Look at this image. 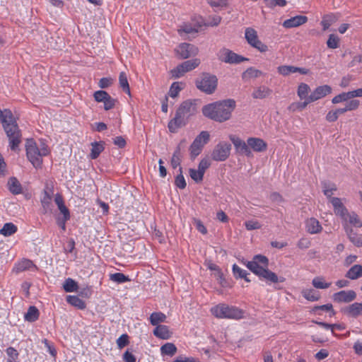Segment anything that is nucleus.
<instances>
[{
    "label": "nucleus",
    "mask_w": 362,
    "mask_h": 362,
    "mask_svg": "<svg viewBox=\"0 0 362 362\" xmlns=\"http://www.w3.org/2000/svg\"><path fill=\"white\" fill-rule=\"evenodd\" d=\"M235 107V101L233 99L224 100L208 104L203 107V115L216 122H223L228 120Z\"/></svg>",
    "instance_id": "1"
},
{
    "label": "nucleus",
    "mask_w": 362,
    "mask_h": 362,
    "mask_svg": "<svg viewBox=\"0 0 362 362\" xmlns=\"http://www.w3.org/2000/svg\"><path fill=\"white\" fill-rule=\"evenodd\" d=\"M0 122L9 139V146L12 151H16L21 142V133L16 121L10 110H0Z\"/></svg>",
    "instance_id": "2"
},
{
    "label": "nucleus",
    "mask_w": 362,
    "mask_h": 362,
    "mask_svg": "<svg viewBox=\"0 0 362 362\" xmlns=\"http://www.w3.org/2000/svg\"><path fill=\"white\" fill-rule=\"evenodd\" d=\"M330 202L333 206L334 214L339 216L341 220V224L344 231H346L347 228L353 229V227H362V221L358 215L355 211H349L342 203L340 198H332Z\"/></svg>",
    "instance_id": "3"
},
{
    "label": "nucleus",
    "mask_w": 362,
    "mask_h": 362,
    "mask_svg": "<svg viewBox=\"0 0 362 362\" xmlns=\"http://www.w3.org/2000/svg\"><path fill=\"white\" fill-rule=\"evenodd\" d=\"M246 267L260 279L270 283L283 281V280H279L274 272L269 270V259L266 256L262 255L254 256L251 261L246 263Z\"/></svg>",
    "instance_id": "4"
},
{
    "label": "nucleus",
    "mask_w": 362,
    "mask_h": 362,
    "mask_svg": "<svg viewBox=\"0 0 362 362\" xmlns=\"http://www.w3.org/2000/svg\"><path fill=\"white\" fill-rule=\"evenodd\" d=\"M197 112L196 100H187L182 102L176 111L175 116L168 123L171 132H175L179 128L185 126L189 119Z\"/></svg>",
    "instance_id": "5"
},
{
    "label": "nucleus",
    "mask_w": 362,
    "mask_h": 362,
    "mask_svg": "<svg viewBox=\"0 0 362 362\" xmlns=\"http://www.w3.org/2000/svg\"><path fill=\"white\" fill-rule=\"evenodd\" d=\"M28 159L33 165L37 168L42 163V158L49 153L47 146L42 141L37 144L33 139H28L25 144Z\"/></svg>",
    "instance_id": "6"
},
{
    "label": "nucleus",
    "mask_w": 362,
    "mask_h": 362,
    "mask_svg": "<svg viewBox=\"0 0 362 362\" xmlns=\"http://www.w3.org/2000/svg\"><path fill=\"white\" fill-rule=\"evenodd\" d=\"M211 314L216 318L240 320L244 317L245 312L235 306L220 303L210 310Z\"/></svg>",
    "instance_id": "7"
},
{
    "label": "nucleus",
    "mask_w": 362,
    "mask_h": 362,
    "mask_svg": "<svg viewBox=\"0 0 362 362\" xmlns=\"http://www.w3.org/2000/svg\"><path fill=\"white\" fill-rule=\"evenodd\" d=\"M217 84L216 76L208 74H204L200 79L196 81L197 88L207 94L213 93L216 89Z\"/></svg>",
    "instance_id": "8"
},
{
    "label": "nucleus",
    "mask_w": 362,
    "mask_h": 362,
    "mask_svg": "<svg viewBox=\"0 0 362 362\" xmlns=\"http://www.w3.org/2000/svg\"><path fill=\"white\" fill-rule=\"evenodd\" d=\"M210 135L208 132L202 131L190 146L191 157L194 158L200 154L204 146L209 141Z\"/></svg>",
    "instance_id": "9"
},
{
    "label": "nucleus",
    "mask_w": 362,
    "mask_h": 362,
    "mask_svg": "<svg viewBox=\"0 0 362 362\" xmlns=\"http://www.w3.org/2000/svg\"><path fill=\"white\" fill-rule=\"evenodd\" d=\"M245 37L250 46L257 49L260 52H266L268 50L267 45L259 40L257 33L255 29L252 28H246Z\"/></svg>",
    "instance_id": "10"
},
{
    "label": "nucleus",
    "mask_w": 362,
    "mask_h": 362,
    "mask_svg": "<svg viewBox=\"0 0 362 362\" xmlns=\"http://www.w3.org/2000/svg\"><path fill=\"white\" fill-rule=\"evenodd\" d=\"M231 150V145L226 141L219 142L214 147L212 153L211 158L216 161H224L230 156Z\"/></svg>",
    "instance_id": "11"
},
{
    "label": "nucleus",
    "mask_w": 362,
    "mask_h": 362,
    "mask_svg": "<svg viewBox=\"0 0 362 362\" xmlns=\"http://www.w3.org/2000/svg\"><path fill=\"white\" fill-rule=\"evenodd\" d=\"M217 56L219 60L228 64H240L248 60V59L242 57L227 48L221 49L218 51Z\"/></svg>",
    "instance_id": "12"
},
{
    "label": "nucleus",
    "mask_w": 362,
    "mask_h": 362,
    "mask_svg": "<svg viewBox=\"0 0 362 362\" xmlns=\"http://www.w3.org/2000/svg\"><path fill=\"white\" fill-rule=\"evenodd\" d=\"M176 54L181 59H187L196 56L199 49L194 45L183 42L180 44L175 49Z\"/></svg>",
    "instance_id": "13"
},
{
    "label": "nucleus",
    "mask_w": 362,
    "mask_h": 362,
    "mask_svg": "<svg viewBox=\"0 0 362 362\" xmlns=\"http://www.w3.org/2000/svg\"><path fill=\"white\" fill-rule=\"evenodd\" d=\"M356 298V293L353 290L341 291L334 293L332 296L333 300L338 303H350L355 300Z\"/></svg>",
    "instance_id": "14"
},
{
    "label": "nucleus",
    "mask_w": 362,
    "mask_h": 362,
    "mask_svg": "<svg viewBox=\"0 0 362 362\" xmlns=\"http://www.w3.org/2000/svg\"><path fill=\"white\" fill-rule=\"evenodd\" d=\"M229 138L238 152L244 154L248 157L252 156V151L250 148L248 147L247 141L245 142L244 141H243L239 137L235 135H230Z\"/></svg>",
    "instance_id": "15"
},
{
    "label": "nucleus",
    "mask_w": 362,
    "mask_h": 362,
    "mask_svg": "<svg viewBox=\"0 0 362 362\" xmlns=\"http://www.w3.org/2000/svg\"><path fill=\"white\" fill-rule=\"evenodd\" d=\"M332 93V88L328 85H323L317 87L309 96V101L315 102Z\"/></svg>",
    "instance_id": "16"
},
{
    "label": "nucleus",
    "mask_w": 362,
    "mask_h": 362,
    "mask_svg": "<svg viewBox=\"0 0 362 362\" xmlns=\"http://www.w3.org/2000/svg\"><path fill=\"white\" fill-rule=\"evenodd\" d=\"M248 147L256 152H262L267 150V143L260 138L250 137L247 139Z\"/></svg>",
    "instance_id": "17"
},
{
    "label": "nucleus",
    "mask_w": 362,
    "mask_h": 362,
    "mask_svg": "<svg viewBox=\"0 0 362 362\" xmlns=\"http://www.w3.org/2000/svg\"><path fill=\"white\" fill-rule=\"evenodd\" d=\"M308 21L305 16H296L284 21L283 26L286 28H291L300 26Z\"/></svg>",
    "instance_id": "18"
},
{
    "label": "nucleus",
    "mask_w": 362,
    "mask_h": 362,
    "mask_svg": "<svg viewBox=\"0 0 362 362\" xmlns=\"http://www.w3.org/2000/svg\"><path fill=\"white\" fill-rule=\"evenodd\" d=\"M305 229L310 234H317L322 231V227L315 218H310L305 221Z\"/></svg>",
    "instance_id": "19"
},
{
    "label": "nucleus",
    "mask_w": 362,
    "mask_h": 362,
    "mask_svg": "<svg viewBox=\"0 0 362 362\" xmlns=\"http://www.w3.org/2000/svg\"><path fill=\"white\" fill-rule=\"evenodd\" d=\"M35 265L33 263L32 261L23 259L21 261L18 262L15 264V267L13 268V271L16 273L22 272L26 270H36Z\"/></svg>",
    "instance_id": "20"
},
{
    "label": "nucleus",
    "mask_w": 362,
    "mask_h": 362,
    "mask_svg": "<svg viewBox=\"0 0 362 362\" xmlns=\"http://www.w3.org/2000/svg\"><path fill=\"white\" fill-rule=\"evenodd\" d=\"M203 23H204L202 18H200L199 21H198L197 23H194L193 25L189 23H184L178 29V32L180 33V35H182V33H185L186 34L197 33L199 31V29L202 26Z\"/></svg>",
    "instance_id": "21"
},
{
    "label": "nucleus",
    "mask_w": 362,
    "mask_h": 362,
    "mask_svg": "<svg viewBox=\"0 0 362 362\" xmlns=\"http://www.w3.org/2000/svg\"><path fill=\"white\" fill-rule=\"evenodd\" d=\"M339 13H329L322 17L321 25L323 30H327L332 24L335 23L339 18Z\"/></svg>",
    "instance_id": "22"
},
{
    "label": "nucleus",
    "mask_w": 362,
    "mask_h": 362,
    "mask_svg": "<svg viewBox=\"0 0 362 362\" xmlns=\"http://www.w3.org/2000/svg\"><path fill=\"white\" fill-rule=\"evenodd\" d=\"M153 334L162 339H168L172 336V332L166 325H158L153 330Z\"/></svg>",
    "instance_id": "23"
},
{
    "label": "nucleus",
    "mask_w": 362,
    "mask_h": 362,
    "mask_svg": "<svg viewBox=\"0 0 362 362\" xmlns=\"http://www.w3.org/2000/svg\"><path fill=\"white\" fill-rule=\"evenodd\" d=\"M345 313L353 317H357L362 315V303H354L349 305L344 310Z\"/></svg>",
    "instance_id": "24"
},
{
    "label": "nucleus",
    "mask_w": 362,
    "mask_h": 362,
    "mask_svg": "<svg viewBox=\"0 0 362 362\" xmlns=\"http://www.w3.org/2000/svg\"><path fill=\"white\" fill-rule=\"evenodd\" d=\"M310 91V88L308 84L305 83H300L297 88V95L300 100L312 103V101H309Z\"/></svg>",
    "instance_id": "25"
},
{
    "label": "nucleus",
    "mask_w": 362,
    "mask_h": 362,
    "mask_svg": "<svg viewBox=\"0 0 362 362\" xmlns=\"http://www.w3.org/2000/svg\"><path fill=\"white\" fill-rule=\"evenodd\" d=\"M272 90L265 86H262L256 88L252 93V96L255 99H263L268 97L272 93Z\"/></svg>",
    "instance_id": "26"
},
{
    "label": "nucleus",
    "mask_w": 362,
    "mask_h": 362,
    "mask_svg": "<svg viewBox=\"0 0 362 362\" xmlns=\"http://www.w3.org/2000/svg\"><path fill=\"white\" fill-rule=\"evenodd\" d=\"M7 185L9 191L13 194H19L23 191L20 182L14 177L8 179Z\"/></svg>",
    "instance_id": "27"
},
{
    "label": "nucleus",
    "mask_w": 362,
    "mask_h": 362,
    "mask_svg": "<svg viewBox=\"0 0 362 362\" xmlns=\"http://www.w3.org/2000/svg\"><path fill=\"white\" fill-rule=\"evenodd\" d=\"M349 240L356 247H362V238L361 235L354 232L353 229L347 228L345 231Z\"/></svg>",
    "instance_id": "28"
},
{
    "label": "nucleus",
    "mask_w": 362,
    "mask_h": 362,
    "mask_svg": "<svg viewBox=\"0 0 362 362\" xmlns=\"http://www.w3.org/2000/svg\"><path fill=\"white\" fill-rule=\"evenodd\" d=\"M362 276V266L355 264L351 267L346 274V277L351 280H355Z\"/></svg>",
    "instance_id": "29"
},
{
    "label": "nucleus",
    "mask_w": 362,
    "mask_h": 362,
    "mask_svg": "<svg viewBox=\"0 0 362 362\" xmlns=\"http://www.w3.org/2000/svg\"><path fill=\"white\" fill-rule=\"evenodd\" d=\"M104 150V143L103 142H93L91 143V151H90V158L92 159L97 158L100 153Z\"/></svg>",
    "instance_id": "30"
},
{
    "label": "nucleus",
    "mask_w": 362,
    "mask_h": 362,
    "mask_svg": "<svg viewBox=\"0 0 362 362\" xmlns=\"http://www.w3.org/2000/svg\"><path fill=\"white\" fill-rule=\"evenodd\" d=\"M150 322L153 326L160 325L159 324L161 322H164L166 320V316L165 314L160 312H154L151 313L150 315Z\"/></svg>",
    "instance_id": "31"
},
{
    "label": "nucleus",
    "mask_w": 362,
    "mask_h": 362,
    "mask_svg": "<svg viewBox=\"0 0 362 362\" xmlns=\"http://www.w3.org/2000/svg\"><path fill=\"white\" fill-rule=\"evenodd\" d=\"M38 317L39 310L35 306H30L24 316L25 320L30 322L36 321Z\"/></svg>",
    "instance_id": "32"
},
{
    "label": "nucleus",
    "mask_w": 362,
    "mask_h": 362,
    "mask_svg": "<svg viewBox=\"0 0 362 362\" xmlns=\"http://www.w3.org/2000/svg\"><path fill=\"white\" fill-rule=\"evenodd\" d=\"M66 301L78 309L83 310L86 308L85 302L76 296H68Z\"/></svg>",
    "instance_id": "33"
},
{
    "label": "nucleus",
    "mask_w": 362,
    "mask_h": 362,
    "mask_svg": "<svg viewBox=\"0 0 362 362\" xmlns=\"http://www.w3.org/2000/svg\"><path fill=\"white\" fill-rule=\"evenodd\" d=\"M312 284L315 288L326 289L331 286L332 283L326 282L322 276H316L313 279Z\"/></svg>",
    "instance_id": "34"
},
{
    "label": "nucleus",
    "mask_w": 362,
    "mask_h": 362,
    "mask_svg": "<svg viewBox=\"0 0 362 362\" xmlns=\"http://www.w3.org/2000/svg\"><path fill=\"white\" fill-rule=\"evenodd\" d=\"M263 74L260 70L255 69L253 67L248 68L243 73V78L244 80H248L250 78H258Z\"/></svg>",
    "instance_id": "35"
},
{
    "label": "nucleus",
    "mask_w": 362,
    "mask_h": 362,
    "mask_svg": "<svg viewBox=\"0 0 362 362\" xmlns=\"http://www.w3.org/2000/svg\"><path fill=\"white\" fill-rule=\"evenodd\" d=\"M302 296L308 300L317 301L320 299L319 293L313 288L304 289L302 291Z\"/></svg>",
    "instance_id": "36"
},
{
    "label": "nucleus",
    "mask_w": 362,
    "mask_h": 362,
    "mask_svg": "<svg viewBox=\"0 0 362 362\" xmlns=\"http://www.w3.org/2000/svg\"><path fill=\"white\" fill-rule=\"evenodd\" d=\"M177 347L173 343H166L160 347V353L162 355L172 356L175 354Z\"/></svg>",
    "instance_id": "37"
},
{
    "label": "nucleus",
    "mask_w": 362,
    "mask_h": 362,
    "mask_svg": "<svg viewBox=\"0 0 362 362\" xmlns=\"http://www.w3.org/2000/svg\"><path fill=\"white\" fill-rule=\"evenodd\" d=\"M17 231V227L12 223H6L0 230V234L4 236H10Z\"/></svg>",
    "instance_id": "38"
},
{
    "label": "nucleus",
    "mask_w": 362,
    "mask_h": 362,
    "mask_svg": "<svg viewBox=\"0 0 362 362\" xmlns=\"http://www.w3.org/2000/svg\"><path fill=\"white\" fill-rule=\"evenodd\" d=\"M310 103L305 100L303 102H293L289 105V106L288 107V110L292 112L302 111L305 108H306L308 105Z\"/></svg>",
    "instance_id": "39"
},
{
    "label": "nucleus",
    "mask_w": 362,
    "mask_h": 362,
    "mask_svg": "<svg viewBox=\"0 0 362 362\" xmlns=\"http://www.w3.org/2000/svg\"><path fill=\"white\" fill-rule=\"evenodd\" d=\"M322 190L324 194L330 200L332 197V195L334 194L335 191H337V188L336 185L333 183H327L324 182L322 185Z\"/></svg>",
    "instance_id": "40"
},
{
    "label": "nucleus",
    "mask_w": 362,
    "mask_h": 362,
    "mask_svg": "<svg viewBox=\"0 0 362 362\" xmlns=\"http://www.w3.org/2000/svg\"><path fill=\"white\" fill-rule=\"evenodd\" d=\"M119 83L120 87L123 89V90L127 93L128 95H130V88L127 79V74L124 72H121L119 76Z\"/></svg>",
    "instance_id": "41"
},
{
    "label": "nucleus",
    "mask_w": 362,
    "mask_h": 362,
    "mask_svg": "<svg viewBox=\"0 0 362 362\" xmlns=\"http://www.w3.org/2000/svg\"><path fill=\"white\" fill-rule=\"evenodd\" d=\"M277 72L283 76H287L295 73V66L291 65H281L277 67Z\"/></svg>",
    "instance_id": "42"
},
{
    "label": "nucleus",
    "mask_w": 362,
    "mask_h": 362,
    "mask_svg": "<svg viewBox=\"0 0 362 362\" xmlns=\"http://www.w3.org/2000/svg\"><path fill=\"white\" fill-rule=\"evenodd\" d=\"M63 288L66 292H74L78 289L77 283L71 278H68L64 281Z\"/></svg>",
    "instance_id": "43"
},
{
    "label": "nucleus",
    "mask_w": 362,
    "mask_h": 362,
    "mask_svg": "<svg viewBox=\"0 0 362 362\" xmlns=\"http://www.w3.org/2000/svg\"><path fill=\"white\" fill-rule=\"evenodd\" d=\"M180 162H181L180 148V147H177L172 156L171 161H170L171 166L173 167V168L175 169L177 167H180Z\"/></svg>",
    "instance_id": "44"
},
{
    "label": "nucleus",
    "mask_w": 362,
    "mask_h": 362,
    "mask_svg": "<svg viewBox=\"0 0 362 362\" xmlns=\"http://www.w3.org/2000/svg\"><path fill=\"white\" fill-rule=\"evenodd\" d=\"M200 64V61L198 59H194L191 60H187L182 63L185 70L188 72L190 71L195 68H197Z\"/></svg>",
    "instance_id": "45"
},
{
    "label": "nucleus",
    "mask_w": 362,
    "mask_h": 362,
    "mask_svg": "<svg viewBox=\"0 0 362 362\" xmlns=\"http://www.w3.org/2000/svg\"><path fill=\"white\" fill-rule=\"evenodd\" d=\"M110 279L117 284H122L129 281L128 276L119 272L110 274Z\"/></svg>",
    "instance_id": "46"
},
{
    "label": "nucleus",
    "mask_w": 362,
    "mask_h": 362,
    "mask_svg": "<svg viewBox=\"0 0 362 362\" xmlns=\"http://www.w3.org/2000/svg\"><path fill=\"white\" fill-rule=\"evenodd\" d=\"M190 177L197 183H199L203 180L204 173H202L199 169L196 170L190 168L189 170Z\"/></svg>",
    "instance_id": "47"
},
{
    "label": "nucleus",
    "mask_w": 362,
    "mask_h": 362,
    "mask_svg": "<svg viewBox=\"0 0 362 362\" xmlns=\"http://www.w3.org/2000/svg\"><path fill=\"white\" fill-rule=\"evenodd\" d=\"M41 202L45 212L51 210L50 206L52 202V196L47 191L44 192V195L42 198Z\"/></svg>",
    "instance_id": "48"
},
{
    "label": "nucleus",
    "mask_w": 362,
    "mask_h": 362,
    "mask_svg": "<svg viewBox=\"0 0 362 362\" xmlns=\"http://www.w3.org/2000/svg\"><path fill=\"white\" fill-rule=\"evenodd\" d=\"M180 173L176 176L175 184L180 189H184L186 187V182L185 177L182 175V168L181 167L179 168Z\"/></svg>",
    "instance_id": "49"
},
{
    "label": "nucleus",
    "mask_w": 362,
    "mask_h": 362,
    "mask_svg": "<svg viewBox=\"0 0 362 362\" xmlns=\"http://www.w3.org/2000/svg\"><path fill=\"white\" fill-rule=\"evenodd\" d=\"M339 38L334 35L331 34L327 42V45L330 49H336L339 47Z\"/></svg>",
    "instance_id": "50"
},
{
    "label": "nucleus",
    "mask_w": 362,
    "mask_h": 362,
    "mask_svg": "<svg viewBox=\"0 0 362 362\" xmlns=\"http://www.w3.org/2000/svg\"><path fill=\"white\" fill-rule=\"evenodd\" d=\"M350 100L349 95L348 94V92H343L336 96H334L332 99V103L333 104H338L342 102H346Z\"/></svg>",
    "instance_id": "51"
},
{
    "label": "nucleus",
    "mask_w": 362,
    "mask_h": 362,
    "mask_svg": "<svg viewBox=\"0 0 362 362\" xmlns=\"http://www.w3.org/2000/svg\"><path fill=\"white\" fill-rule=\"evenodd\" d=\"M181 89V83L179 82H174L170 88L168 95L172 98H175L177 96Z\"/></svg>",
    "instance_id": "52"
},
{
    "label": "nucleus",
    "mask_w": 362,
    "mask_h": 362,
    "mask_svg": "<svg viewBox=\"0 0 362 362\" xmlns=\"http://www.w3.org/2000/svg\"><path fill=\"white\" fill-rule=\"evenodd\" d=\"M352 100H349L348 101H346V103L345 105V107L348 111H353V110H357L360 105H361V103L358 100H356V99H354V98H351Z\"/></svg>",
    "instance_id": "53"
},
{
    "label": "nucleus",
    "mask_w": 362,
    "mask_h": 362,
    "mask_svg": "<svg viewBox=\"0 0 362 362\" xmlns=\"http://www.w3.org/2000/svg\"><path fill=\"white\" fill-rule=\"evenodd\" d=\"M233 272L235 278H246L248 274L246 270L241 269L237 264L233 265Z\"/></svg>",
    "instance_id": "54"
},
{
    "label": "nucleus",
    "mask_w": 362,
    "mask_h": 362,
    "mask_svg": "<svg viewBox=\"0 0 362 362\" xmlns=\"http://www.w3.org/2000/svg\"><path fill=\"white\" fill-rule=\"evenodd\" d=\"M185 73H187V71L185 70L182 64L171 70V74L173 77L175 78L182 77Z\"/></svg>",
    "instance_id": "55"
},
{
    "label": "nucleus",
    "mask_w": 362,
    "mask_h": 362,
    "mask_svg": "<svg viewBox=\"0 0 362 362\" xmlns=\"http://www.w3.org/2000/svg\"><path fill=\"white\" fill-rule=\"evenodd\" d=\"M185 73H187V71L185 70L182 64L171 70V74L173 77L175 78L182 77Z\"/></svg>",
    "instance_id": "56"
},
{
    "label": "nucleus",
    "mask_w": 362,
    "mask_h": 362,
    "mask_svg": "<svg viewBox=\"0 0 362 362\" xmlns=\"http://www.w3.org/2000/svg\"><path fill=\"white\" fill-rule=\"evenodd\" d=\"M94 98L98 103H103L110 95L104 90H98L94 93Z\"/></svg>",
    "instance_id": "57"
},
{
    "label": "nucleus",
    "mask_w": 362,
    "mask_h": 362,
    "mask_svg": "<svg viewBox=\"0 0 362 362\" xmlns=\"http://www.w3.org/2000/svg\"><path fill=\"white\" fill-rule=\"evenodd\" d=\"M245 226L247 230H252L259 229L262 226L261 223L256 220H249L245 223Z\"/></svg>",
    "instance_id": "58"
},
{
    "label": "nucleus",
    "mask_w": 362,
    "mask_h": 362,
    "mask_svg": "<svg viewBox=\"0 0 362 362\" xmlns=\"http://www.w3.org/2000/svg\"><path fill=\"white\" fill-rule=\"evenodd\" d=\"M268 6H285L286 5V0H263Z\"/></svg>",
    "instance_id": "59"
},
{
    "label": "nucleus",
    "mask_w": 362,
    "mask_h": 362,
    "mask_svg": "<svg viewBox=\"0 0 362 362\" xmlns=\"http://www.w3.org/2000/svg\"><path fill=\"white\" fill-rule=\"evenodd\" d=\"M211 163L207 158H203L199 163L198 169L202 173H205L206 169L209 168Z\"/></svg>",
    "instance_id": "60"
},
{
    "label": "nucleus",
    "mask_w": 362,
    "mask_h": 362,
    "mask_svg": "<svg viewBox=\"0 0 362 362\" xmlns=\"http://www.w3.org/2000/svg\"><path fill=\"white\" fill-rule=\"evenodd\" d=\"M6 352L7 355L11 358L9 361H12L13 362L18 359V352L13 347H8L6 349Z\"/></svg>",
    "instance_id": "61"
},
{
    "label": "nucleus",
    "mask_w": 362,
    "mask_h": 362,
    "mask_svg": "<svg viewBox=\"0 0 362 362\" xmlns=\"http://www.w3.org/2000/svg\"><path fill=\"white\" fill-rule=\"evenodd\" d=\"M116 103V100L112 98L110 95L107 97V98L103 102L104 109L105 110H109L112 109L115 107Z\"/></svg>",
    "instance_id": "62"
},
{
    "label": "nucleus",
    "mask_w": 362,
    "mask_h": 362,
    "mask_svg": "<svg viewBox=\"0 0 362 362\" xmlns=\"http://www.w3.org/2000/svg\"><path fill=\"white\" fill-rule=\"evenodd\" d=\"M129 341H128V335L127 334H122L117 339V344L118 348L122 349L126 345H127Z\"/></svg>",
    "instance_id": "63"
},
{
    "label": "nucleus",
    "mask_w": 362,
    "mask_h": 362,
    "mask_svg": "<svg viewBox=\"0 0 362 362\" xmlns=\"http://www.w3.org/2000/svg\"><path fill=\"white\" fill-rule=\"evenodd\" d=\"M123 360L125 362H136L135 356L129 351H126L123 354Z\"/></svg>",
    "instance_id": "64"
}]
</instances>
